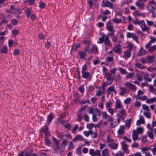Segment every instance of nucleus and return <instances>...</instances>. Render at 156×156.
Listing matches in <instances>:
<instances>
[{
	"mask_svg": "<svg viewBox=\"0 0 156 156\" xmlns=\"http://www.w3.org/2000/svg\"><path fill=\"white\" fill-rule=\"evenodd\" d=\"M6 12L7 13H12L17 17H19L20 14V10L17 8H16L14 6L11 5L10 6V9H6L5 10Z\"/></svg>",
	"mask_w": 156,
	"mask_h": 156,
	"instance_id": "1",
	"label": "nucleus"
},
{
	"mask_svg": "<svg viewBox=\"0 0 156 156\" xmlns=\"http://www.w3.org/2000/svg\"><path fill=\"white\" fill-rule=\"evenodd\" d=\"M89 44L88 46L84 48L83 50L79 51L78 55L80 59H85L87 55V52L88 51L89 53H91V51L89 50Z\"/></svg>",
	"mask_w": 156,
	"mask_h": 156,
	"instance_id": "2",
	"label": "nucleus"
},
{
	"mask_svg": "<svg viewBox=\"0 0 156 156\" xmlns=\"http://www.w3.org/2000/svg\"><path fill=\"white\" fill-rule=\"evenodd\" d=\"M81 71L82 77L84 78H91V76L90 75L89 72L87 71V66L86 64H84L82 67Z\"/></svg>",
	"mask_w": 156,
	"mask_h": 156,
	"instance_id": "3",
	"label": "nucleus"
},
{
	"mask_svg": "<svg viewBox=\"0 0 156 156\" xmlns=\"http://www.w3.org/2000/svg\"><path fill=\"white\" fill-rule=\"evenodd\" d=\"M124 85L129 88L132 91H136L137 89V87L135 85L129 82H126Z\"/></svg>",
	"mask_w": 156,
	"mask_h": 156,
	"instance_id": "4",
	"label": "nucleus"
},
{
	"mask_svg": "<svg viewBox=\"0 0 156 156\" xmlns=\"http://www.w3.org/2000/svg\"><path fill=\"white\" fill-rule=\"evenodd\" d=\"M108 56L106 58V61L109 62H111L113 60V57L114 56V53L112 51H109L108 52Z\"/></svg>",
	"mask_w": 156,
	"mask_h": 156,
	"instance_id": "5",
	"label": "nucleus"
},
{
	"mask_svg": "<svg viewBox=\"0 0 156 156\" xmlns=\"http://www.w3.org/2000/svg\"><path fill=\"white\" fill-rule=\"evenodd\" d=\"M126 115V111L123 109H122L121 111L119 112L117 115L121 119V120H123L125 119Z\"/></svg>",
	"mask_w": 156,
	"mask_h": 156,
	"instance_id": "6",
	"label": "nucleus"
},
{
	"mask_svg": "<svg viewBox=\"0 0 156 156\" xmlns=\"http://www.w3.org/2000/svg\"><path fill=\"white\" fill-rule=\"evenodd\" d=\"M102 5L103 7H107L111 8L113 7L112 4L107 0H103L102 2Z\"/></svg>",
	"mask_w": 156,
	"mask_h": 156,
	"instance_id": "7",
	"label": "nucleus"
},
{
	"mask_svg": "<svg viewBox=\"0 0 156 156\" xmlns=\"http://www.w3.org/2000/svg\"><path fill=\"white\" fill-rule=\"evenodd\" d=\"M126 36L128 38H133L136 42H138V37L136 34L133 33L128 32L126 34Z\"/></svg>",
	"mask_w": 156,
	"mask_h": 156,
	"instance_id": "8",
	"label": "nucleus"
},
{
	"mask_svg": "<svg viewBox=\"0 0 156 156\" xmlns=\"http://www.w3.org/2000/svg\"><path fill=\"white\" fill-rule=\"evenodd\" d=\"M139 26H140L143 31H147L149 30V27L146 26L144 20H141Z\"/></svg>",
	"mask_w": 156,
	"mask_h": 156,
	"instance_id": "9",
	"label": "nucleus"
},
{
	"mask_svg": "<svg viewBox=\"0 0 156 156\" xmlns=\"http://www.w3.org/2000/svg\"><path fill=\"white\" fill-rule=\"evenodd\" d=\"M131 55V51L126 50L123 51L122 58L125 59H126L129 58Z\"/></svg>",
	"mask_w": 156,
	"mask_h": 156,
	"instance_id": "10",
	"label": "nucleus"
},
{
	"mask_svg": "<svg viewBox=\"0 0 156 156\" xmlns=\"http://www.w3.org/2000/svg\"><path fill=\"white\" fill-rule=\"evenodd\" d=\"M123 151L126 153H129L128 145L126 143L125 141H123L121 143Z\"/></svg>",
	"mask_w": 156,
	"mask_h": 156,
	"instance_id": "11",
	"label": "nucleus"
},
{
	"mask_svg": "<svg viewBox=\"0 0 156 156\" xmlns=\"http://www.w3.org/2000/svg\"><path fill=\"white\" fill-rule=\"evenodd\" d=\"M108 120L110 121V125L111 128H114L117 125L116 121L112 117L108 118Z\"/></svg>",
	"mask_w": 156,
	"mask_h": 156,
	"instance_id": "12",
	"label": "nucleus"
},
{
	"mask_svg": "<svg viewBox=\"0 0 156 156\" xmlns=\"http://www.w3.org/2000/svg\"><path fill=\"white\" fill-rule=\"evenodd\" d=\"M108 147L111 149L116 150L118 147V144L116 141L108 144Z\"/></svg>",
	"mask_w": 156,
	"mask_h": 156,
	"instance_id": "13",
	"label": "nucleus"
},
{
	"mask_svg": "<svg viewBox=\"0 0 156 156\" xmlns=\"http://www.w3.org/2000/svg\"><path fill=\"white\" fill-rule=\"evenodd\" d=\"M129 93V90H127L125 87H121L120 88L119 94L122 96L125 95Z\"/></svg>",
	"mask_w": 156,
	"mask_h": 156,
	"instance_id": "14",
	"label": "nucleus"
},
{
	"mask_svg": "<svg viewBox=\"0 0 156 156\" xmlns=\"http://www.w3.org/2000/svg\"><path fill=\"white\" fill-rule=\"evenodd\" d=\"M144 2L140 1H137L135 2V4L139 9L143 10L144 8Z\"/></svg>",
	"mask_w": 156,
	"mask_h": 156,
	"instance_id": "15",
	"label": "nucleus"
},
{
	"mask_svg": "<svg viewBox=\"0 0 156 156\" xmlns=\"http://www.w3.org/2000/svg\"><path fill=\"white\" fill-rule=\"evenodd\" d=\"M126 126H120L117 130V133L119 135H122L125 133Z\"/></svg>",
	"mask_w": 156,
	"mask_h": 156,
	"instance_id": "16",
	"label": "nucleus"
},
{
	"mask_svg": "<svg viewBox=\"0 0 156 156\" xmlns=\"http://www.w3.org/2000/svg\"><path fill=\"white\" fill-rule=\"evenodd\" d=\"M121 47L119 45H117L114 47L112 49L111 51L114 52L116 53H120L121 51Z\"/></svg>",
	"mask_w": 156,
	"mask_h": 156,
	"instance_id": "17",
	"label": "nucleus"
},
{
	"mask_svg": "<svg viewBox=\"0 0 156 156\" xmlns=\"http://www.w3.org/2000/svg\"><path fill=\"white\" fill-rule=\"evenodd\" d=\"M23 10L25 11L26 17L27 18H29L31 14V8H28L27 7H25L24 8Z\"/></svg>",
	"mask_w": 156,
	"mask_h": 156,
	"instance_id": "18",
	"label": "nucleus"
},
{
	"mask_svg": "<svg viewBox=\"0 0 156 156\" xmlns=\"http://www.w3.org/2000/svg\"><path fill=\"white\" fill-rule=\"evenodd\" d=\"M106 29L108 31H112L114 30L113 27L112 23L111 21L110 20L107 23Z\"/></svg>",
	"mask_w": 156,
	"mask_h": 156,
	"instance_id": "19",
	"label": "nucleus"
},
{
	"mask_svg": "<svg viewBox=\"0 0 156 156\" xmlns=\"http://www.w3.org/2000/svg\"><path fill=\"white\" fill-rule=\"evenodd\" d=\"M105 45L107 47H110L111 46V42L108 37L106 36L105 37V40L104 41Z\"/></svg>",
	"mask_w": 156,
	"mask_h": 156,
	"instance_id": "20",
	"label": "nucleus"
},
{
	"mask_svg": "<svg viewBox=\"0 0 156 156\" xmlns=\"http://www.w3.org/2000/svg\"><path fill=\"white\" fill-rule=\"evenodd\" d=\"M136 77H137L136 80V81H133V83L135 84H138L142 80V77L139 74H137Z\"/></svg>",
	"mask_w": 156,
	"mask_h": 156,
	"instance_id": "21",
	"label": "nucleus"
},
{
	"mask_svg": "<svg viewBox=\"0 0 156 156\" xmlns=\"http://www.w3.org/2000/svg\"><path fill=\"white\" fill-rule=\"evenodd\" d=\"M111 76V75H110L105 77L106 78V82L107 84L108 85L111 84L114 80V78L112 77Z\"/></svg>",
	"mask_w": 156,
	"mask_h": 156,
	"instance_id": "22",
	"label": "nucleus"
},
{
	"mask_svg": "<svg viewBox=\"0 0 156 156\" xmlns=\"http://www.w3.org/2000/svg\"><path fill=\"white\" fill-rule=\"evenodd\" d=\"M106 139L107 142L108 144H111L116 141L113 138V137L110 135L106 137Z\"/></svg>",
	"mask_w": 156,
	"mask_h": 156,
	"instance_id": "23",
	"label": "nucleus"
},
{
	"mask_svg": "<svg viewBox=\"0 0 156 156\" xmlns=\"http://www.w3.org/2000/svg\"><path fill=\"white\" fill-rule=\"evenodd\" d=\"M84 138L80 135H77L73 139V142H76L77 141H83Z\"/></svg>",
	"mask_w": 156,
	"mask_h": 156,
	"instance_id": "24",
	"label": "nucleus"
},
{
	"mask_svg": "<svg viewBox=\"0 0 156 156\" xmlns=\"http://www.w3.org/2000/svg\"><path fill=\"white\" fill-rule=\"evenodd\" d=\"M151 40L149 41L148 43L145 46V48H147L150 46L151 44L152 43H155L156 41V38L154 37H151Z\"/></svg>",
	"mask_w": 156,
	"mask_h": 156,
	"instance_id": "25",
	"label": "nucleus"
},
{
	"mask_svg": "<svg viewBox=\"0 0 156 156\" xmlns=\"http://www.w3.org/2000/svg\"><path fill=\"white\" fill-rule=\"evenodd\" d=\"M83 108H82L81 109H80L77 112V117L76 118V119L77 121L79 122L81 121L82 119V116L81 115V114L82 112V111L83 110Z\"/></svg>",
	"mask_w": 156,
	"mask_h": 156,
	"instance_id": "26",
	"label": "nucleus"
},
{
	"mask_svg": "<svg viewBox=\"0 0 156 156\" xmlns=\"http://www.w3.org/2000/svg\"><path fill=\"white\" fill-rule=\"evenodd\" d=\"M146 7L148 11L150 12L154 11L155 9V8L153 6L149 4H147Z\"/></svg>",
	"mask_w": 156,
	"mask_h": 156,
	"instance_id": "27",
	"label": "nucleus"
},
{
	"mask_svg": "<svg viewBox=\"0 0 156 156\" xmlns=\"http://www.w3.org/2000/svg\"><path fill=\"white\" fill-rule=\"evenodd\" d=\"M105 92V89L103 87H101L99 88L98 91L96 93V95L99 96L102 95Z\"/></svg>",
	"mask_w": 156,
	"mask_h": 156,
	"instance_id": "28",
	"label": "nucleus"
},
{
	"mask_svg": "<svg viewBox=\"0 0 156 156\" xmlns=\"http://www.w3.org/2000/svg\"><path fill=\"white\" fill-rule=\"evenodd\" d=\"M138 134L137 133V132L136 130H133L132 136L133 140L135 141L138 139Z\"/></svg>",
	"mask_w": 156,
	"mask_h": 156,
	"instance_id": "29",
	"label": "nucleus"
},
{
	"mask_svg": "<svg viewBox=\"0 0 156 156\" xmlns=\"http://www.w3.org/2000/svg\"><path fill=\"white\" fill-rule=\"evenodd\" d=\"M147 63H151L153 62L154 60V57L152 56H147L146 58Z\"/></svg>",
	"mask_w": 156,
	"mask_h": 156,
	"instance_id": "30",
	"label": "nucleus"
},
{
	"mask_svg": "<svg viewBox=\"0 0 156 156\" xmlns=\"http://www.w3.org/2000/svg\"><path fill=\"white\" fill-rule=\"evenodd\" d=\"M91 52L94 54L98 53V48L95 45H93L91 48Z\"/></svg>",
	"mask_w": 156,
	"mask_h": 156,
	"instance_id": "31",
	"label": "nucleus"
},
{
	"mask_svg": "<svg viewBox=\"0 0 156 156\" xmlns=\"http://www.w3.org/2000/svg\"><path fill=\"white\" fill-rule=\"evenodd\" d=\"M54 117V115L52 113H51L48 115L47 117V123L48 124L50 123L53 119Z\"/></svg>",
	"mask_w": 156,
	"mask_h": 156,
	"instance_id": "32",
	"label": "nucleus"
},
{
	"mask_svg": "<svg viewBox=\"0 0 156 156\" xmlns=\"http://www.w3.org/2000/svg\"><path fill=\"white\" fill-rule=\"evenodd\" d=\"M103 73L105 77L111 75V74L109 73L108 70L104 67H103Z\"/></svg>",
	"mask_w": 156,
	"mask_h": 156,
	"instance_id": "33",
	"label": "nucleus"
},
{
	"mask_svg": "<svg viewBox=\"0 0 156 156\" xmlns=\"http://www.w3.org/2000/svg\"><path fill=\"white\" fill-rule=\"evenodd\" d=\"M111 22H112L113 23H115L118 24L120 23L121 22V20L120 19H118L117 17L112 19L111 20Z\"/></svg>",
	"mask_w": 156,
	"mask_h": 156,
	"instance_id": "34",
	"label": "nucleus"
},
{
	"mask_svg": "<svg viewBox=\"0 0 156 156\" xmlns=\"http://www.w3.org/2000/svg\"><path fill=\"white\" fill-rule=\"evenodd\" d=\"M152 145L149 147H141L140 148L142 151H143V154H145V152H146V151H148L151 149V148Z\"/></svg>",
	"mask_w": 156,
	"mask_h": 156,
	"instance_id": "35",
	"label": "nucleus"
},
{
	"mask_svg": "<svg viewBox=\"0 0 156 156\" xmlns=\"http://www.w3.org/2000/svg\"><path fill=\"white\" fill-rule=\"evenodd\" d=\"M122 107V103L119 100H117L116 101V106L115 107V109L116 108H121Z\"/></svg>",
	"mask_w": 156,
	"mask_h": 156,
	"instance_id": "36",
	"label": "nucleus"
},
{
	"mask_svg": "<svg viewBox=\"0 0 156 156\" xmlns=\"http://www.w3.org/2000/svg\"><path fill=\"white\" fill-rule=\"evenodd\" d=\"M68 142L67 140L64 139L63 140L61 144V147L63 148H65L66 146L67 145Z\"/></svg>",
	"mask_w": 156,
	"mask_h": 156,
	"instance_id": "37",
	"label": "nucleus"
},
{
	"mask_svg": "<svg viewBox=\"0 0 156 156\" xmlns=\"http://www.w3.org/2000/svg\"><path fill=\"white\" fill-rule=\"evenodd\" d=\"M102 154L103 156H108L109 155L108 150L106 148L102 151Z\"/></svg>",
	"mask_w": 156,
	"mask_h": 156,
	"instance_id": "38",
	"label": "nucleus"
},
{
	"mask_svg": "<svg viewBox=\"0 0 156 156\" xmlns=\"http://www.w3.org/2000/svg\"><path fill=\"white\" fill-rule=\"evenodd\" d=\"M154 102H156V98L155 97L147 99L146 101V102L147 104L152 103Z\"/></svg>",
	"mask_w": 156,
	"mask_h": 156,
	"instance_id": "39",
	"label": "nucleus"
},
{
	"mask_svg": "<svg viewBox=\"0 0 156 156\" xmlns=\"http://www.w3.org/2000/svg\"><path fill=\"white\" fill-rule=\"evenodd\" d=\"M93 132L92 130H89L88 131H85L83 132V134L86 137H88L90 135H92Z\"/></svg>",
	"mask_w": 156,
	"mask_h": 156,
	"instance_id": "40",
	"label": "nucleus"
},
{
	"mask_svg": "<svg viewBox=\"0 0 156 156\" xmlns=\"http://www.w3.org/2000/svg\"><path fill=\"white\" fill-rule=\"evenodd\" d=\"M52 147L55 151L57 152L60 148L59 144H53Z\"/></svg>",
	"mask_w": 156,
	"mask_h": 156,
	"instance_id": "41",
	"label": "nucleus"
},
{
	"mask_svg": "<svg viewBox=\"0 0 156 156\" xmlns=\"http://www.w3.org/2000/svg\"><path fill=\"white\" fill-rule=\"evenodd\" d=\"M115 88L114 86H112L110 87L107 90V93L108 94H111V92L115 91Z\"/></svg>",
	"mask_w": 156,
	"mask_h": 156,
	"instance_id": "42",
	"label": "nucleus"
},
{
	"mask_svg": "<svg viewBox=\"0 0 156 156\" xmlns=\"http://www.w3.org/2000/svg\"><path fill=\"white\" fill-rule=\"evenodd\" d=\"M148 49V50L150 51H152L156 49V45H154L152 46H149L148 47L146 48Z\"/></svg>",
	"mask_w": 156,
	"mask_h": 156,
	"instance_id": "43",
	"label": "nucleus"
},
{
	"mask_svg": "<svg viewBox=\"0 0 156 156\" xmlns=\"http://www.w3.org/2000/svg\"><path fill=\"white\" fill-rule=\"evenodd\" d=\"M135 73L134 72L129 73L126 74V79L132 78L134 75Z\"/></svg>",
	"mask_w": 156,
	"mask_h": 156,
	"instance_id": "44",
	"label": "nucleus"
},
{
	"mask_svg": "<svg viewBox=\"0 0 156 156\" xmlns=\"http://www.w3.org/2000/svg\"><path fill=\"white\" fill-rule=\"evenodd\" d=\"M133 47V44L130 42L128 43L127 44V48H128L127 50L130 51L131 52Z\"/></svg>",
	"mask_w": 156,
	"mask_h": 156,
	"instance_id": "45",
	"label": "nucleus"
},
{
	"mask_svg": "<svg viewBox=\"0 0 156 156\" xmlns=\"http://www.w3.org/2000/svg\"><path fill=\"white\" fill-rule=\"evenodd\" d=\"M102 115L103 119L106 120L108 118V115L106 112H102Z\"/></svg>",
	"mask_w": 156,
	"mask_h": 156,
	"instance_id": "46",
	"label": "nucleus"
},
{
	"mask_svg": "<svg viewBox=\"0 0 156 156\" xmlns=\"http://www.w3.org/2000/svg\"><path fill=\"white\" fill-rule=\"evenodd\" d=\"M1 52L3 53H6L7 52V47L6 46L4 45L0 51Z\"/></svg>",
	"mask_w": 156,
	"mask_h": 156,
	"instance_id": "47",
	"label": "nucleus"
},
{
	"mask_svg": "<svg viewBox=\"0 0 156 156\" xmlns=\"http://www.w3.org/2000/svg\"><path fill=\"white\" fill-rule=\"evenodd\" d=\"M145 51L143 48H141L139 51L138 55L139 56H141L145 55Z\"/></svg>",
	"mask_w": 156,
	"mask_h": 156,
	"instance_id": "48",
	"label": "nucleus"
},
{
	"mask_svg": "<svg viewBox=\"0 0 156 156\" xmlns=\"http://www.w3.org/2000/svg\"><path fill=\"white\" fill-rule=\"evenodd\" d=\"M136 130L138 134H141L143 132L144 128L141 127H138Z\"/></svg>",
	"mask_w": 156,
	"mask_h": 156,
	"instance_id": "49",
	"label": "nucleus"
},
{
	"mask_svg": "<svg viewBox=\"0 0 156 156\" xmlns=\"http://www.w3.org/2000/svg\"><path fill=\"white\" fill-rule=\"evenodd\" d=\"M142 109L144 110L145 112H149V107L145 104H143L142 105Z\"/></svg>",
	"mask_w": 156,
	"mask_h": 156,
	"instance_id": "50",
	"label": "nucleus"
},
{
	"mask_svg": "<svg viewBox=\"0 0 156 156\" xmlns=\"http://www.w3.org/2000/svg\"><path fill=\"white\" fill-rule=\"evenodd\" d=\"M153 130H150L147 133V135L151 139H153L154 137V134L153 133Z\"/></svg>",
	"mask_w": 156,
	"mask_h": 156,
	"instance_id": "51",
	"label": "nucleus"
},
{
	"mask_svg": "<svg viewBox=\"0 0 156 156\" xmlns=\"http://www.w3.org/2000/svg\"><path fill=\"white\" fill-rule=\"evenodd\" d=\"M118 69L120 71V72L122 74H126L127 73L125 69L120 67H118Z\"/></svg>",
	"mask_w": 156,
	"mask_h": 156,
	"instance_id": "52",
	"label": "nucleus"
},
{
	"mask_svg": "<svg viewBox=\"0 0 156 156\" xmlns=\"http://www.w3.org/2000/svg\"><path fill=\"white\" fill-rule=\"evenodd\" d=\"M135 65L138 68L140 69H143L146 68V66H144V65L140 63H137Z\"/></svg>",
	"mask_w": 156,
	"mask_h": 156,
	"instance_id": "53",
	"label": "nucleus"
},
{
	"mask_svg": "<svg viewBox=\"0 0 156 156\" xmlns=\"http://www.w3.org/2000/svg\"><path fill=\"white\" fill-rule=\"evenodd\" d=\"M131 122V120L130 119H128L126 121V127H127L128 129H129L130 126V124Z\"/></svg>",
	"mask_w": 156,
	"mask_h": 156,
	"instance_id": "54",
	"label": "nucleus"
},
{
	"mask_svg": "<svg viewBox=\"0 0 156 156\" xmlns=\"http://www.w3.org/2000/svg\"><path fill=\"white\" fill-rule=\"evenodd\" d=\"M106 36H103L102 37H100L99 38L98 41V43L101 44L103 43L105 40V37Z\"/></svg>",
	"mask_w": 156,
	"mask_h": 156,
	"instance_id": "55",
	"label": "nucleus"
},
{
	"mask_svg": "<svg viewBox=\"0 0 156 156\" xmlns=\"http://www.w3.org/2000/svg\"><path fill=\"white\" fill-rule=\"evenodd\" d=\"M74 148V146L73 144V143L71 142H70L68 147V150L69 151L71 149H73Z\"/></svg>",
	"mask_w": 156,
	"mask_h": 156,
	"instance_id": "56",
	"label": "nucleus"
},
{
	"mask_svg": "<svg viewBox=\"0 0 156 156\" xmlns=\"http://www.w3.org/2000/svg\"><path fill=\"white\" fill-rule=\"evenodd\" d=\"M152 146L154 147V148H151V150L152 152L153 155H156V146L155 145H151Z\"/></svg>",
	"mask_w": 156,
	"mask_h": 156,
	"instance_id": "57",
	"label": "nucleus"
},
{
	"mask_svg": "<svg viewBox=\"0 0 156 156\" xmlns=\"http://www.w3.org/2000/svg\"><path fill=\"white\" fill-rule=\"evenodd\" d=\"M94 112L95 113H97V114H96V115H97L99 116L101 115V112L99 109L97 108H95L94 109Z\"/></svg>",
	"mask_w": 156,
	"mask_h": 156,
	"instance_id": "58",
	"label": "nucleus"
},
{
	"mask_svg": "<svg viewBox=\"0 0 156 156\" xmlns=\"http://www.w3.org/2000/svg\"><path fill=\"white\" fill-rule=\"evenodd\" d=\"M131 99L130 98H126L124 101V103L125 104H129L131 101Z\"/></svg>",
	"mask_w": 156,
	"mask_h": 156,
	"instance_id": "59",
	"label": "nucleus"
},
{
	"mask_svg": "<svg viewBox=\"0 0 156 156\" xmlns=\"http://www.w3.org/2000/svg\"><path fill=\"white\" fill-rule=\"evenodd\" d=\"M124 154V153L119 151L117 152L116 154H114L113 156H123Z\"/></svg>",
	"mask_w": 156,
	"mask_h": 156,
	"instance_id": "60",
	"label": "nucleus"
},
{
	"mask_svg": "<svg viewBox=\"0 0 156 156\" xmlns=\"http://www.w3.org/2000/svg\"><path fill=\"white\" fill-rule=\"evenodd\" d=\"M20 32L19 30L16 29H14L12 31V35L16 36Z\"/></svg>",
	"mask_w": 156,
	"mask_h": 156,
	"instance_id": "61",
	"label": "nucleus"
},
{
	"mask_svg": "<svg viewBox=\"0 0 156 156\" xmlns=\"http://www.w3.org/2000/svg\"><path fill=\"white\" fill-rule=\"evenodd\" d=\"M94 127V125L92 123H88L87 125V127L90 130L91 129Z\"/></svg>",
	"mask_w": 156,
	"mask_h": 156,
	"instance_id": "62",
	"label": "nucleus"
},
{
	"mask_svg": "<svg viewBox=\"0 0 156 156\" xmlns=\"http://www.w3.org/2000/svg\"><path fill=\"white\" fill-rule=\"evenodd\" d=\"M143 115L147 118H150L151 117V115L149 112H144Z\"/></svg>",
	"mask_w": 156,
	"mask_h": 156,
	"instance_id": "63",
	"label": "nucleus"
},
{
	"mask_svg": "<svg viewBox=\"0 0 156 156\" xmlns=\"http://www.w3.org/2000/svg\"><path fill=\"white\" fill-rule=\"evenodd\" d=\"M31 150H28L25 152V154L24 156H32L31 154Z\"/></svg>",
	"mask_w": 156,
	"mask_h": 156,
	"instance_id": "64",
	"label": "nucleus"
}]
</instances>
